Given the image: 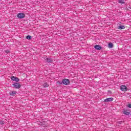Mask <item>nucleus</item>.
<instances>
[{"mask_svg":"<svg viewBox=\"0 0 131 131\" xmlns=\"http://www.w3.org/2000/svg\"><path fill=\"white\" fill-rule=\"evenodd\" d=\"M127 107L128 108H131V104H128V105H127Z\"/></svg>","mask_w":131,"mask_h":131,"instance_id":"f3484780","label":"nucleus"},{"mask_svg":"<svg viewBox=\"0 0 131 131\" xmlns=\"http://www.w3.org/2000/svg\"><path fill=\"white\" fill-rule=\"evenodd\" d=\"M123 114H125V115H129V114H130V112H128L127 110H124Z\"/></svg>","mask_w":131,"mask_h":131,"instance_id":"6e6552de","label":"nucleus"},{"mask_svg":"<svg viewBox=\"0 0 131 131\" xmlns=\"http://www.w3.org/2000/svg\"><path fill=\"white\" fill-rule=\"evenodd\" d=\"M120 90L122 91V92H126L127 91V88L126 87L125 85H121L120 86Z\"/></svg>","mask_w":131,"mask_h":131,"instance_id":"39448f33","label":"nucleus"},{"mask_svg":"<svg viewBox=\"0 0 131 131\" xmlns=\"http://www.w3.org/2000/svg\"><path fill=\"white\" fill-rule=\"evenodd\" d=\"M24 17H25V14H24V13H19L17 14V17H18L19 19H23Z\"/></svg>","mask_w":131,"mask_h":131,"instance_id":"f03ea898","label":"nucleus"},{"mask_svg":"<svg viewBox=\"0 0 131 131\" xmlns=\"http://www.w3.org/2000/svg\"><path fill=\"white\" fill-rule=\"evenodd\" d=\"M124 28H125V27H124V26H119L118 27V29H119L120 30L124 29Z\"/></svg>","mask_w":131,"mask_h":131,"instance_id":"1a4fd4ad","label":"nucleus"},{"mask_svg":"<svg viewBox=\"0 0 131 131\" xmlns=\"http://www.w3.org/2000/svg\"><path fill=\"white\" fill-rule=\"evenodd\" d=\"M12 85L15 89H20L21 88V85L19 83H14Z\"/></svg>","mask_w":131,"mask_h":131,"instance_id":"20e7f679","label":"nucleus"},{"mask_svg":"<svg viewBox=\"0 0 131 131\" xmlns=\"http://www.w3.org/2000/svg\"><path fill=\"white\" fill-rule=\"evenodd\" d=\"M113 101V98H108L104 100V102H106L107 103H109V102H112Z\"/></svg>","mask_w":131,"mask_h":131,"instance_id":"423d86ee","label":"nucleus"},{"mask_svg":"<svg viewBox=\"0 0 131 131\" xmlns=\"http://www.w3.org/2000/svg\"><path fill=\"white\" fill-rule=\"evenodd\" d=\"M27 39H31V37L29 35L27 36Z\"/></svg>","mask_w":131,"mask_h":131,"instance_id":"4468645a","label":"nucleus"},{"mask_svg":"<svg viewBox=\"0 0 131 131\" xmlns=\"http://www.w3.org/2000/svg\"><path fill=\"white\" fill-rule=\"evenodd\" d=\"M11 80H13V81H16V82H19L20 81V79H18V77H15V76H12L11 77Z\"/></svg>","mask_w":131,"mask_h":131,"instance_id":"7ed1b4c3","label":"nucleus"},{"mask_svg":"<svg viewBox=\"0 0 131 131\" xmlns=\"http://www.w3.org/2000/svg\"><path fill=\"white\" fill-rule=\"evenodd\" d=\"M62 83L66 85H67L70 83V81H69V79H63L62 80Z\"/></svg>","mask_w":131,"mask_h":131,"instance_id":"f257e3e1","label":"nucleus"},{"mask_svg":"<svg viewBox=\"0 0 131 131\" xmlns=\"http://www.w3.org/2000/svg\"><path fill=\"white\" fill-rule=\"evenodd\" d=\"M95 48L96 50H99V45H96Z\"/></svg>","mask_w":131,"mask_h":131,"instance_id":"2eb2a0df","label":"nucleus"},{"mask_svg":"<svg viewBox=\"0 0 131 131\" xmlns=\"http://www.w3.org/2000/svg\"><path fill=\"white\" fill-rule=\"evenodd\" d=\"M4 123H5V122H4V121H0V124H4Z\"/></svg>","mask_w":131,"mask_h":131,"instance_id":"dca6fc26","label":"nucleus"},{"mask_svg":"<svg viewBox=\"0 0 131 131\" xmlns=\"http://www.w3.org/2000/svg\"><path fill=\"white\" fill-rule=\"evenodd\" d=\"M47 61L48 63H52L53 62V59L52 58H47Z\"/></svg>","mask_w":131,"mask_h":131,"instance_id":"9d476101","label":"nucleus"},{"mask_svg":"<svg viewBox=\"0 0 131 131\" xmlns=\"http://www.w3.org/2000/svg\"><path fill=\"white\" fill-rule=\"evenodd\" d=\"M102 49V47L100 46H99V50H101Z\"/></svg>","mask_w":131,"mask_h":131,"instance_id":"a211bd4d","label":"nucleus"},{"mask_svg":"<svg viewBox=\"0 0 131 131\" xmlns=\"http://www.w3.org/2000/svg\"><path fill=\"white\" fill-rule=\"evenodd\" d=\"M43 86H44L45 88H48V87H49V84H48V83H44Z\"/></svg>","mask_w":131,"mask_h":131,"instance_id":"ddd939ff","label":"nucleus"},{"mask_svg":"<svg viewBox=\"0 0 131 131\" xmlns=\"http://www.w3.org/2000/svg\"><path fill=\"white\" fill-rule=\"evenodd\" d=\"M119 4H124V0H119Z\"/></svg>","mask_w":131,"mask_h":131,"instance_id":"f8f14e48","label":"nucleus"},{"mask_svg":"<svg viewBox=\"0 0 131 131\" xmlns=\"http://www.w3.org/2000/svg\"><path fill=\"white\" fill-rule=\"evenodd\" d=\"M108 48H113V43H108Z\"/></svg>","mask_w":131,"mask_h":131,"instance_id":"9b49d317","label":"nucleus"},{"mask_svg":"<svg viewBox=\"0 0 131 131\" xmlns=\"http://www.w3.org/2000/svg\"><path fill=\"white\" fill-rule=\"evenodd\" d=\"M16 94L17 92L14 91L9 92V94L10 95V96H16Z\"/></svg>","mask_w":131,"mask_h":131,"instance_id":"0eeeda50","label":"nucleus"}]
</instances>
